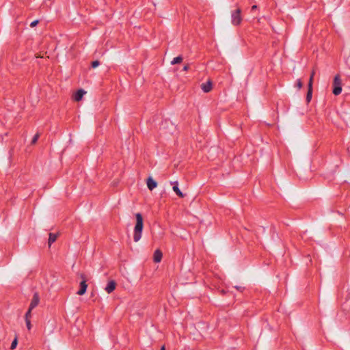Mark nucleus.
<instances>
[{"mask_svg":"<svg viewBox=\"0 0 350 350\" xmlns=\"http://www.w3.org/2000/svg\"><path fill=\"white\" fill-rule=\"evenodd\" d=\"M189 68V66L186 65L183 67V70L187 71V70H188Z\"/></svg>","mask_w":350,"mask_h":350,"instance_id":"24","label":"nucleus"},{"mask_svg":"<svg viewBox=\"0 0 350 350\" xmlns=\"http://www.w3.org/2000/svg\"><path fill=\"white\" fill-rule=\"evenodd\" d=\"M168 124H170L172 129H174V126L171 122L165 120L164 122L162 123V126L165 128V126H167Z\"/></svg>","mask_w":350,"mask_h":350,"instance_id":"16","label":"nucleus"},{"mask_svg":"<svg viewBox=\"0 0 350 350\" xmlns=\"http://www.w3.org/2000/svg\"><path fill=\"white\" fill-rule=\"evenodd\" d=\"M100 65V62L98 60L94 61L92 63V67L95 68Z\"/></svg>","mask_w":350,"mask_h":350,"instance_id":"20","label":"nucleus"},{"mask_svg":"<svg viewBox=\"0 0 350 350\" xmlns=\"http://www.w3.org/2000/svg\"><path fill=\"white\" fill-rule=\"evenodd\" d=\"M241 10L240 8H237L235 10L231 13V23L233 25L237 26L241 24L242 21V17L241 16Z\"/></svg>","mask_w":350,"mask_h":350,"instance_id":"2","label":"nucleus"},{"mask_svg":"<svg viewBox=\"0 0 350 350\" xmlns=\"http://www.w3.org/2000/svg\"><path fill=\"white\" fill-rule=\"evenodd\" d=\"M85 93H86V92L85 90H83V89H80V90H77V92L74 95V99L76 101L81 100Z\"/></svg>","mask_w":350,"mask_h":350,"instance_id":"11","label":"nucleus"},{"mask_svg":"<svg viewBox=\"0 0 350 350\" xmlns=\"http://www.w3.org/2000/svg\"><path fill=\"white\" fill-rule=\"evenodd\" d=\"M162 252L159 250H156L154 252L153 260L154 262H160L162 259Z\"/></svg>","mask_w":350,"mask_h":350,"instance_id":"7","label":"nucleus"},{"mask_svg":"<svg viewBox=\"0 0 350 350\" xmlns=\"http://www.w3.org/2000/svg\"><path fill=\"white\" fill-rule=\"evenodd\" d=\"M57 237V234L49 233V241H48V244H49V247H51L52 243H53L56 241Z\"/></svg>","mask_w":350,"mask_h":350,"instance_id":"12","label":"nucleus"},{"mask_svg":"<svg viewBox=\"0 0 350 350\" xmlns=\"http://www.w3.org/2000/svg\"><path fill=\"white\" fill-rule=\"evenodd\" d=\"M172 184L174 185L172 189H173V191L176 193V194L178 196H179L180 198H184L185 197V194H183V192L178 188V182L175 181V182L172 183Z\"/></svg>","mask_w":350,"mask_h":350,"instance_id":"9","label":"nucleus"},{"mask_svg":"<svg viewBox=\"0 0 350 350\" xmlns=\"http://www.w3.org/2000/svg\"><path fill=\"white\" fill-rule=\"evenodd\" d=\"M257 8V5H254L252 7V10H254Z\"/></svg>","mask_w":350,"mask_h":350,"instance_id":"25","label":"nucleus"},{"mask_svg":"<svg viewBox=\"0 0 350 350\" xmlns=\"http://www.w3.org/2000/svg\"><path fill=\"white\" fill-rule=\"evenodd\" d=\"M212 86V81L211 80H208L206 83H202L201 88L204 92L208 93L211 90Z\"/></svg>","mask_w":350,"mask_h":350,"instance_id":"5","label":"nucleus"},{"mask_svg":"<svg viewBox=\"0 0 350 350\" xmlns=\"http://www.w3.org/2000/svg\"><path fill=\"white\" fill-rule=\"evenodd\" d=\"M33 309H30V308H29L27 312H26L25 314V319H29L30 317H31V310Z\"/></svg>","mask_w":350,"mask_h":350,"instance_id":"18","label":"nucleus"},{"mask_svg":"<svg viewBox=\"0 0 350 350\" xmlns=\"http://www.w3.org/2000/svg\"><path fill=\"white\" fill-rule=\"evenodd\" d=\"M39 23V21L38 20H35L33 21H32L30 24V27H36Z\"/></svg>","mask_w":350,"mask_h":350,"instance_id":"22","label":"nucleus"},{"mask_svg":"<svg viewBox=\"0 0 350 350\" xmlns=\"http://www.w3.org/2000/svg\"><path fill=\"white\" fill-rule=\"evenodd\" d=\"M116 282L115 281L113 280H111L108 282V284H107L105 290L108 293H111V292H113L115 288H116Z\"/></svg>","mask_w":350,"mask_h":350,"instance_id":"8","label":"nucleus"},{"mask_svg":"<svg viewBox=\"0 0 350 350\" xmlns=\"http://www.w3.org/2000/svg\"><path fill=\"white\" fill-rule=\"evenodd\" d=\"M80 277L83 280L80 282V289L77 292V294L79 295H83L86 293L88 284L86 283V278L85 275L81 273Z\"/></svg>","mask_w":350,"mask_h":350,"instance_id":"4","label":"nucleus"},{"mask_svg":"<svg viewBox=\"0 0 350 350\" xmlns=\"http://www.w3.org/2000/svg\"><path fill=\"white\" fill-rule=\"evenodd\" d=\"M303 86V83L301 82V81L300 79H298L297 81V87L298 88V89H301Z\"/></svg>","mask_w":350,"mask_h":350,"instance_id":"23","label":"nucleus"},{"mask_svg":"<svg viewBox=\"0 0 350 350\" xmlns=\"http://www.w3.org/2000/svg\"><path fill=\"white\" fill-rule=\"evenodd\" d=\"M161 350H165V347H164V346H163V347H161Z\"/></svg>","mask_w":350,"mask_h":350,"instance_id":"26","label":"nucleus"},{"mask_svg":"<svg viewBox=\"0 0 350 350\" xmlns=\"http://www.w3.org/2000/svg\"><path fill=\"white\" fill-rule=\"evenodd\" d=\"M38 138H39V135L38 134H36L34 135V137H33L32 140H31V144H36V142L38 141Z\"/></svg>","mask_w":350,"mask_h":350,"instance_id":"19","label":"nucleus"},{"mask_svg":"<svg viewBox=\"0 0 350 350\" xmlns=\"http://www.w3.org/2000/svg\"><path fill=\"white\" fill-rule=\"evenodd\" d=\"M136 224L133 229V241L138 242L142 236V231L144 228V219L141 213H137L135 214Z\"/></svg>","mask_w":350,"mask_h":350,"instance_id":"1","label":"nucleus"},{"mask_svg":"<svg viewBox=\"0 0 350 350\" xmlns=\"http://www.w3.org/2000/svg\"><path fill=\"white\" fill-rule=\"evenodd\" d=\"M25 323H26V325H27V327L29 330L31 329V321L29 319H25Z\"/></svg>","mask_w":350,"mask_h":350,"instance_id":"21","label":"nucleus"},{"mask_svg":"<svg viewBox=\"0 0 350 350\" xmlns=\"http://www.w3.org/2000/svg\"><path fill=\"white\" fill-rule=\"evenodd\" d=\"M314 74H315L314 70H312V72L310 75L309 82H308V84H311V87H312V81H313V78H314Z\"/></svg>","mask_w":350,"mask_h":350,"instance_id":"17","label":"nucleus"},{"mask_svg":"<svg viewBox=\"0 0 350 350\" xmlns=\"http://www.w3.org/2000/svg\"><path fill=\"white\" fill-rule=\"evenodd\" d=\"M17 343H18V340H17V338L16 337L11 344L10 349H14L17 346Z\"/></svg>","mask_w":350,"mask_h":350,"instance_id":"15","label":"nucleus"},{"mask_svg":"<svg viewBox=\"0 0 350 350\" xmlns=\"http://www.w3.org/2000/svg\"><path fill=\"white\" fill-rule=\"evenodd\" d=\"M312 87H311V84H308V90L307 92L306 99L308 102H310L312 98Z\"/></svg>","mask_w":350,"mask_h":350,"instance_id":"13","label":"nucleus"},{"mask_svg":"<svg viewBox=\"0 0 350 350\" xmlns=\"http://www.w3.org/2000/svg\"><path fill=\"white\" fill-rule=\"evenodd\" d=\"M38 304H39V297H38V293H35L33 295V297L31 299V304L29 306L30 309H33L38 305Z\"/></svg>","mask_w":350,"mask_h":350,"instance_id":"10","label":"nucleus"},{"mask_svg":"<svg viewBox=\"0 0 350 350\" xmlns=\"http://www.w3.org/2000/svg\"><path fill=\"white\" fill-rule=\"evenodd\" d=\"M333 86V94L336 96L339 95L342 92L341 80L339 75L334 77Z\"/></svg>","mask_w":350,"mask_h":350,"instance_id":"3","label":"nucleus"},{"mask_svg":"<svg viewBox=\"0 0 350 350\" xmlns=\"http://www.w3.org/2000/svg\"><path fill=\"white\" fill-rule=\"evenodd\" d=\"M183 60V57L181 56H178L173 59V60L171 62V64L174 65L176 64L180 63Z\"/></svg>","mask_w":350,"mask_h":350,"instance_id":"14","label":"nucleus"},{"mask_svg":"<svg viewBox=\"0 0 350 350\" xmlns=\"http://www.w3.org/2000/svg\"><path fill=\"white\" fill-rule=\"evenodd\" d=\"M157 186V183L152 178L148 177L147 179V187L150 190L152 191Z\"/></svg>","mask_w":350,"mask_h":350,"instance_id":"6","label":"nucleus"}]
</instances>
